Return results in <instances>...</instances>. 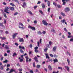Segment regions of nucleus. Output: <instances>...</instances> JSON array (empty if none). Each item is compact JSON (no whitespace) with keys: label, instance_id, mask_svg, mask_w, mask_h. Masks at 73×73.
<instances>
[{"label":"nucleus","instance_id":"nucleus-28","mask_svg":"<svg viewBox=\"0 0 73 73\" xmlns=\"http://www.w3.org/2000/svg\"><path fill=\"white\" fill-rule=\"evenodd\" d=\"M13 1H15V2H16L17 3H18V4H19V2L17 0H12Z\"/></svg>","mask_w":73,"mask_h":73},{"label":"nucleus","instance_id":"nucleus-41","mask_svg":"<svg viewBox=\"0 0 73 73\" xmlns=\"http://www.w3.org/2000/svg\"><path fill=\"white\" fill-rule=\"evenodd\" d=\"M39 12H40V13H41V14H42V15H43V12H42V11L41 10H40L39 11Z\"/></svg>","mask_w":73,"mask_h":73},{"label":"nucleus","instance_id":"nucleus-58","mask_svg":"<svg viewBox=\"0 0 73 73\" xmlns=\"http://www.w3.org/2000/svg\"><path fill=\"white\" fill-rule=\"evenodd\" d=\"M54 56L55 57H58V56L56 55V54H54Z\"/></svg>","mask_w":73,"mask_h":73},{"label":"nucleus","instance_id":"nucleus-55","mask_svg":"<svg viewBox=\"0 0 73 73\" xmlns=\"http://www.w3.org/2000/svg\"><path fill=\"white\" fill-rule=\"evenodd\" d=\"M4 58V57L2 56L1 58V61H3V59Z\"/></svg>","mask_w":73,"mask_h":73},{"label":"nucleus","instance_id":"nucleus-20","mask_svg":"<svg viewBox=\"0 0 73 73\" xmlns=\"http://www.w3.org/2000/svg\"><path fill=\"white\" fill-rule=\"evenodd\" d=\"M56 62H58V60L56 58H55V59L54 60V63H55Z\"/></svg>","mask_w":73,"mask_h":73},{"label":"nucleus","instance_id":"nucleus-8","mask_svg":"<svg viewBox=\"0 0 73 73\" xmlns=\"http://www.w3.org/2000/svg\"><path fill=\"white\" fill-rule=\"evenodd\" d=\"M34 59L35 60V61H36V62H38V58H37V57H36V56H35V57L34 58Z\"/></svg>","mask_w":73,"mask_h":73},{"label":"nucleus","instance_id":"nucleus-44","mask_svg":"<svg viewBox=\"0 0 73 73\" xmlns=\"http://www.w3.org/2000/svg\"><path fill=\"white\" fill-rule=\"evenodd\" d=\"M18 70L19 71V72H22V71H23V69H18Z\"/></svg>","mask_w":73,"mask_h":73},{"label":"nucleus","instance_id":"nucleus-51","mask_svg":"<svg viewBox=\"0 0 73 73\" xmlns=\"http://www.w3.org/2000/svg\"><path fill=\"white\" fill-rule=\"evenodd\" d=\"M50 56L51 57H53V55L52 54H50Z\"/></svg>","mask_w":73,"mask_h":73},{"label":"nucleus","instance_id":"nucleus-6","mask_svg":"<svg viewBox=\"0 0 73 73\" xmlns=\"http://www.w3.org/2000/svg\"><path fill=\"white\" fill-rule=\"evenodd\" d=\"M28 28L31 29H32V30H33L36 31V29H35V27H32L31 26H28Z\"/></svg>","mask_w":73,"mask_h":73},{"label":"nucleus","instance_id":"nucleus-40","mask_svg":"<svg viewBox=\"0 0 73 73\" xmlns=\"http://www.w3.org/2000/svg\"><path fill=\"white\" fill-rule=\"evenodd\" d=\"M33 67H34V68H35V67H36V66L35 65V62H34L33 63Z\"/></svg>","mask_w":73,"mask_h":73},{"label":"nucleus","instance_id":"nucleus-25","mask_svg":"<svg viewBox=\"0 0 73 73\" xmlns=\"http://www.w3.org/2000/svg\"><path fill=\"white\" fill-rule=\"evenodd\" d=\"M67 61L68 62V65L70 64V60H69V59L68 58H67Z\"/></svg>","mask_w":73,"mask_h":73},{"label":"nucleus","instance_id":"nucleus-34","mask_svg":"<svg viewBox=\"0 0 73 73\" xmlns=\"http://www.w3.org/2000/svg\"><path fill=\"white\" fill-rule=\"evenodd\" d=\"M37 46L38 47H40V42H37Z\"/></svg>","mask_w":73,"mask_h":73},{"label":"nucleus","instance_id":"nucleus-60","mask_svg":"<svg viewBox=\"0 0 73 73\" xmlns=\"http://www.w3.org/2000/svg\"><path fill=\"white\" fill-rule=\"evenodd\" d=\"M11 52V51L9 50H8L7 51V52L8 53H9V52Z\"/></svg>","mask_w":73,"mask_h":73},{"label":"nucleus","instance_id":"nucleus-62","mask_svg":"<svg viewBox=\"0 0 73 73\" xmlns=\"http://www.w3.org/2000/svg\"><path fill=\"white\" fill-rule=\"evenodd\" d=\"M4 24H6L7 23V21H6V20H4Z\"/></svg>","mask_w":73,"mask_h":73},{"label":"nucleus","instance_id":"nucleus-23","mask_svg":"<svg viewBox=\"0 0 73 73\" xmlns=\"http://www.w3.org/2000/svg\"><path fill=\"white\" fill-rule=\"evenodd\" d=\"M65 21H66V20L64 19L63 20H61L60 22L61 23H64L65 22Z\"/></svg>","mask_w":73,"mask_h":73},{"label":"nucleus","instance_id":"nucleus-27","mask_svg":"<svg viewBox=\"0 0 73 73\" xmlns=\"http://www.w3.org/2000/svg\"><path fill=\"white\" fill-rule=\"evenodd\" d=\"M36 67L37 68H40L41 67V66L38 65L36 66Z\"/></svg>","mask_w":73,"mask_h":73},{"label":"nucleus","instance_id":"nucleus-3","mask_svg":"<svg viewBox=\"0 0 73 73\" xmlns=\"http://www.w3.org/2000/svg\"><path fill=\"white\" fill-rule=\"evenodd\" d=\"M18 35V33H17L13 34V35H12L13 38V39H15L16 36V35Z\"/></svg>","mask_w":73,"mask_h":73},{"label":"nucleus","instance_id":"nucleus-61","mask_svg":"<svg viewBox=\"0 0 73 73\" xmlns=\"http://www.w3.org/2000/svg\"><path fill=\"white\" fill-rule=\"evenodd\" d=\"M10 70L9 68H7V69H6V71H9Z\"/></svg>","mask_w":73,"mask_h":73},{"label":"nucleus","instance_id":"nucleus-21","mask_svg":"<svg viewBox=\"0 0 73 73\" xmlns=\"http://www.w3.org/2000/svg\"><path fill=\"white\" fill-rule=\"evenodd\" d=\"M27 12H28V13H29V14H30V15H33V14H32V11H29V10L28 11H27Z\"/></svg>","mask_w":73,"mask_h":73},{"label":"nucleus","instance_id":"nucleus-14","mask_svg":"<svg viewBox=\"0 0 73 73\" xmlns=\"http://www.w3.org/2000/svg\"><path fill=\"white\" fill-rule=\"evenodd\" d=\"M19 49H22L23 50H25V47L24 46H19Z\"/></svg>","mask_w":73,"mask_h":73},{"label":"nucleus","instance_id":"nucleus-11","mask_svg":"<svg viewBox=\"0 0 73 73\" xmlns=\"http://www.w3.org/2000/svg\"><path fill=\"white\" fill-rule=\"evenodd\" d=\"M11 11H13L15 10V8L13 7H9Z\"/></svg>","mask_w":73,"mask_h":73},{"label":"nucleus","instance_id":"nucleus-15","mask_svg":"<svg viewBox=\"0 0 73 73\" xmlns=\"http://www.w3.org/2000/svg\"><path fill=\"white\" fill-rule=\"evenodd\" d=\"M5 49H7V50H8V49H9V47H8V46L7 45H5Z\"/></svg>","mask_w":73,"mask_h":73},{"label":"nucleus","instance_id":"nucleus-30","mask_svg":"<svg viewBox=\"0 0 73 73\" xmlns=\"http://www.w3.org/2000/svg\"><path fill=\"white\" fill-rule=\"evenodd\" d=\"M48 50V48L47 47L45 49H44V51L45 52H46L47 50Z\"/></svg>","mask_w":73,"mask_h":73},{"label":"nucleus","instance_id":"nucleus-56","mask_svg":"<svg viewBox=\"0 0 73 73\" xmlns=\"http://www.w3.org/2000/svg\"><path fill=\"white\" fill-rule=\"evenodd\" d=\"M34 24H37V21H34Z\"/></svg>","mask_w":73,"mask_h":73},{"label":"nucleus","instance_id":"nucleus-2","mask_svg":"<svg viewBox=\"0 0 73 73\" xmlns=\"http://www.w3.org/2000/svg\"><path fill=\"white\" fill-rule=\"evenodd\" d=\"M42 22L43 23L44 25H46V26H47V25H48V23H47V22L46 21L43 20L42 21Z\"/></svg>","mask_w":73,"mask_h":73},{"label":"nucleus","instance_id":"nucleus-54","mask_svg":"<svg viewBox=\"0 0 73 73\" xmlns=\"http://www.w3.org/2000/svg\"><path fill=\"white\" fill-rule=\"evenodd\" d=\"M18 15V13L16 12L14 14V15L16 16V15Z\"/></svg>","mask_w":73,"mask_h":73},{"label":"nucleus","instance_id":"nucleus-29","mask_svg":"<svg viewBox=\"0 0 73 73\" xmlns=\"http://www.w3.org/2000/svg\"><path fill=\"white\" fill-rule=\"evenodd\" d=\"M0 38H1V39H2V40H5V37H0Z\"/></svg>","mask_w":73,"mask_h":73},{"label":"nucleus","instance_id":"nucleus-50","mask_svg":"<svg viewBox=\"0 0 73 73\" xmlns=\"http://www.w3.org/2000/svg\"><path fill=\"white\" fill-rule=\"evenodd\" d=\"M30 48H32V44H30V45L29 46Z\"/></svg>","mask_w":73,"mask_h":73},{"label":"nucleus","instance_id":"nucleus-7","mask_svg":"<svg viewBox=\"0 0 73 73\" xmlns=\"http://www.w3.org/2000/svg\"><path fill=\"white\" fill-rule=\"evenodd\" d=\"M22 7L25 8V6H27V4L25 2H23V4L22 5Z\"/></svg>","mask_w":73,"mask_h":73},{"label":"nucleus","instance_id":"nucleus-10","mask_svg":"<svg viewBox=\"0 0 73 73\" xmlns=\"http://www.w3.org/2000/svg\"><path fill=\"white\" fill-rule=\"evenodd\" d=\"M65 68H66V69L68 71V72H70V71L69 70V68L68 66H64Z\"/></svg>","mask_w":73,"mask_h":73},{"label":"nucleus","instance_id":"nucleus-46","mask_svg":"<svg viewBox=\"0 0 73 73\" xmlns=\"http://www.w3.org/2000/svg\"><path fill=\"white\" fill-rule=\"evenodd\" d=\"M53 4L54 5H55L56 6H56H57V4H56V3H55V2H54L53 3Z\"/></svg>","mask_w":73,"mask_h":73},{"label":"nucleus","instance_id":"nucleus-33","mask_svg":"<svg viewBox=\"0 0 73 73\" xmlns=\"http://www.w3.org/2000/svg\"><path fill=\"white\" fill-rule=\"evenodd\" d=\"M20 52H21V53H24V51L22 49H21L20 50Z\"/></svg>","mask_w":73,"mask_h":73},{"label":"nucleus","instance_id":"nucleus-17","mask_svg":"<svg viewBox=\"0 0 73 73\" xmlns=\"http://www.w3.org/2000/svg\"><path fill=\"white\" fill-rule=\"evenodd\" d=\"M42 7L43 9H44L45 8V4L44 3L42 4Z\"/></svg>","mask_w":73,"mask_h":73},{"label":"nucleus","instance_id":"nucleus-37","mask_svg":"<svg viewBox=\"0 0 73 73\" xmlns=\"http://www.w3.org/2000/svg\"><path fill=\"white\" fill-rule=\"evenodd\" d=\"M3 15L4 17H5V18H7V15H6V14L4 13Z\"/></svg>","mask_w":73,"mask_h":73},{"label":"nucleus","instance_id":"nucleus-19","mask_svg":"<svg viewBox=\"0 0 73 73\" xmlns=\"http://www.w3.org/2000/svg\"><path fill=\"white\" fill-rule=\"evenodd\" d=\"M45 55H46V58H48V59H49V57L48 56V54H45Z\"/></svg>","mask_w":73,"mask_h":73},{"label":"nucleus","instance_id":"nucleus-64","mask_svg":"<svg viewBox=\"0 0 73 73\" xmlns=\"http://www.w3.org/2000/svg\"><path fill=\"white\" fill-rule=\"evenodd\" d=\"M30 72L31 73H33V70H31Z\"/></svg>","mask_w":73,"mask_h":73},{"label":"nucleus","instance_id":"nucleus-59","mask_svg":"<svg viewBox=\"0 0 73 73\" xmlns=\"http://www.w3.org/2000/svg\"><path fill=\"white\" fill-rule=\"evenodd\" d=\"M65 4H66V2L65 1H64L63 2L62 5H65Z\"/></svg>","mask_w":73,"mask_h":73},{"label":"nucleus","instance_id":"nucleus-26","mask_svg":"<svg viewBox=\"0 0 73 73\" xmlns=\"http://www.w3.org/2000/svg\"><path fill=\"white\" fill-rule=\"evenodd\" d=\"M3 69H4V66L2 65L1 66L0 69H1V70H3Z\"/></svg>","mask_w":73,"mask_h":73},{"label":"nucleus","instance_id":"nucleus-43","mask_svg":"<svg viewBox=\"0 0 73 73\" xmlns=\"http://www.w3.org/2000/svg\"><path fill=\"white\" fill-rule=\"evenodd\" d=\"M58 69H61V70H62V67H58Z\"/></svg>","mask_w":73,"mask_h":73},{"label":"nucleus","instance_id":"nucleus-32","mask_svg":"<svg viewBox=\"0 0 73 73\" xmlns=\"http://www.w3.org/2000/svg\"><path fill=\"white\" fill-rule=\"evenodd\" d=\"M10 5H12V7H15V5L13 4V3H10Z\"/></svg>","mask_w":73,"mask_h":73},{"label":"nucleus","instance_id":"nucleus-57","mask_svg":"<svg viewBox=\"0 0 73 73\" xmlns=\"http://www.w3.org/2000/svg\"><path fill=\"white\" fill-rule=\"evenodd\" d=\"M38 6H35L34 7V9H36Z\"/></svg>","mask_w":73,"mask_h":73},{"label":"nucleus","instance_id":"nucleus-31","mask_svg":"<svg viewBox=\"0 0 73 73\" xmlns=\"http://www.w3.org/2000/svg\"><path fill=\"white\" fill-rule=\"evenodd\" d=\"M17 54L16 53H14L13 54V57H15V56H17Z\"/></svg>","mask_w":73,"mask_h":73},{"label":"nucleus","instance_id":"nucleus-1","mask_svg":"<svg viewBox=\"0 0 73 73\" xmlns=\"http://www.w3.org/2000/svg\"><path fill=\"white\" fill-rule=\"evenodd\" d=\"M8 11H9V8L7 7H6L5 9L4 10V12L8 14H9V12H8Z\"/></svg>","mask_w":73,"mask_h":73},{"label":"nucleus","instance_id":"nucleus-5","mask_svg":"<svg viewBox=\"0 0 73 73\" xmlns=\"http://www.w3.org/2000/svg\"><path fill=\"white\" fill-rule=\"evenodd\" d=\"M35 52H36V53H38V50H37L38 49V47L37 46H36L35 47Z\"/></svg>","mask_w":73,"mask_h":73},{"label":"nucleus","instance_id":"nucleus-13","mask_svg":"<svg viewBox=\"0 0 73 73\" xmlns=\"http://www.w3.org/2000/svg\"><path fill=\"white\" fill-rule=\"evenodd\" d=\"M56 49H57L56 46H54L52 50V51H53V52H56Z\"/></svg>","mask_w":73,"mask_h":73},{"label":"nucleus","instance_id":"nucleus-16","mask_svg":"<svg viewBox=\"0 0 73 73\" xmlns=\"http://www.w3.org/2000/svg\"><path fill=\"white\" fill-rule=\"evenodd\" d=\"M25 58H26V61L27 62H28V59H29V58L28 57V56H27L25 57Z\"/></svg>","mask_w":73,"mask_h":73},{"label":"nucleus","instance_id":"nucleus-53","mask_svg":"<svg viewBox=\"0 0 73 73\" xmlns=\"http://www.w3.org/2000/svg\"><path fill=\"white\" fill-rule=\"evenodd\" d=\"M64 30L65 31H66V32H68V30H66V28H64Z\"/></svg>","mask_w":73,"mask_h":73},{"label":"nucleus","instance_id":"nucleus-38","mask_svg":"<svg viewBox=\"0 0 73 73\" xmlns=\"http://www.w3.org/2000/svg\"><path fill=\"white\" fill-rule=\"evenodd\" d=\"M61 15H62L63 16H65V14L62 12L61 13Z\"/></svg>","mask_w":73,"mask_h":73},{"label":"nucleus","instance_id":"nucleus-48","mask_svg":"<svg viewBox=\"0 0 73 73\" xmlns=\"http://www.w3.org/2000/svg\"><path fill=\"white\" fill-rule=\"evenodd\" d=\"M58 8H61V6L60 5H58L57 6Z\"/></svg>","mask_w":73,"mask_h":73},{"label":"nucleus","instance_id":"nucleus-22","mask_svg":"<svg viewBox=\"0 0 73 73\" xmlns=\"http://www.w3.org/2000/svg\"><path fill=\"white\" fill-rule=\"evenodd\" d=\"M37 33L39 35H42V33H41V31H39Z\"/></svg>","mask_w":73,"mask_h":73},{"label":"nucleus","instance_id":"nucleus-9","mask_svg":"<svg viewBox=\"0 0 73 73\" xmlns=\"http://www.w3.org/2000/svg\"><path fill=\"white\" fill-rule=\"evenodd\" d=\"M48 68L51 71L52 70V66L50 65H49L48 66Z\"/></svg>","mask_w":73,"mask_h":73},{"label":"nucleus","instance_id":"nucleus-52","mask_svg":"<svg viewBox=\"0 0 73 73\" xmlns=\"http://www.w3.org/2000/svg\"><path fill=\"white\" fill-rule=\"evenodd\" d=\"M49 42V44L50 45H52V42L51 41H50V42Z\"/></svg>","mask_w":73,"mask_h":73},{"label":"nucleus","instance_id":"nucleus-63","mask_svg":"<svg viewBox=\"0 0 73 73\" xmlns=\"http://www.w3.org/2000/svg\"><path fill=\"white\" fill-rule=\"evenodd\" d=\"M70 41H71V42L73 41V38L70 39Z\"/></svg>","mask_w":73,"mask_h":73},{"label":"nucleus","instance_id":"nucleus-36","mask_svg":"<svg viewBox=\"0 0 73 73\" xmlns=\"http://www.w3.org/2000/svg\"><path fill=\"white\" fill-rule=\"evenodd\" d=\"M0 26L1 27H3L4 25L3 24V23H0Z\"/></svg>","mask_w":73,"mask_h":73},{"label":"nucleus","instance_id":"nucleus-45","mask_svg":"<svg viewBox=\"0 0 73 73\" xmlns=\"http://www.w3.org/2000/svg\"><path fill=\"white\" fill-rule=\"evenodd\" d=\"M10 66H11V65L9 64H7V67L8 68V67H10Z\"/></svg>","mask_w":73,"mask_h":73},{"label":"nucleus","instance_id":"nucleus-47","mask_svg":"<svg viewBox=\"0 0 73 73\" xmlns=\"http://www.w3.org/2000/svg\"><path fill=\"white\" fill-rule=\"evenodd\" d=\"M42 33L44 35H45V33H46V32L45 31H43Z\"/></svg>","mask_w":73,"mask_h":73},{"label":"nucleus","instance_id":"nucleus-35","mask_svg":"<svg viewBox=\"0 0 73 73\" xmlns=\"http://www.w3.org/2000/svg\"><path fill=\"white\" fill-rule=\"evenodd\" d=\"M8 62V61L7 60H5V61H3L4 63H7V62Z\"/></svg>","mask_w":73,"mask_h":73},{"label":"nucleus","instance_id":"nucleus-24","mask_svg":"<svg viewBox=\"0 0 73 73\" xmlns=\"http://www.w3.org/2000/svg\"><path fill=\"white\" fill-rule=\"evenodd\" d=\"M47 4L48 7H49L50 5V1H48Z\"/></svg>","mask_w":73,"mask_h":73},{"label":"nucleus","instance_id":"nucleus-49","mask_svg":"<svg viewBox=\"0 0 73 73\" xmlns=\"http://www.w3.org/2000/svg\"><path fill=\"white\" fill-rule=\"evenodd\" d=\"M23 58L21 59L20 60V62H23Z\"/></svg>","mask_w":73,"mask_h":73},{"label":"nucleus","instance_id":"nucleus-42","mask_svg":"<svg viewBox=\"0 0 73 73\" xmlns=\"http://www.w3.org/2000/svg\"><path fill=\"white\" fill-rule=\"evenodd\" d=\"M50 8H49L47 10V11L48 12H50Z\"/></svg>","mask_w":73,"mask_h":73},{"label":"nucleus","instance_id":"nucleus-4","mask_svg":"<svg viewBox=\"0 0 73 73\" xmlns=\"http://www.w3.org/2000/svg\"><path fill=\"white\" fill-rule=\"evenodd\" d=\"M64 11L66 12H68L70 11V9L69 7H66Z\"/></svg>","mask_w":73,"mask_h":73},{"label":"nucleus","instance_id":"nucleus-12","mask_svg":"<svg viewBox=\"0 0 73 73\" xmlns=\"http://www.w3.org/2000/svg\"><path fill=\"white\" fill-rule=\"evenodd\" d=\"M19 41L21 42H24V39H23V38H20L19 40Z\"/></svg>","mask_w":73,"mask_h":73},{"label":"nucleus","instance_id":"nucleus-18","mask_svg":"<svg viewBox=\"0 0 73 73\" xmlns=\"http://www.w3.org/2000/svg\"><path fill=\"white\" fill-rule=\"evenodd\" d=\"M51 31L52 32H53V33H56V31H55V30H54V29H52L51 30Z\"/></svg>","mask_w":73,"mask_h":73},{"label":"nucleus","instance_id":"nucleus-39","mask_svg":"<svg viewBox=\"0 0 73 73\" xmlns=\"http://www.w3.org/2000/svg\"><path fill=\"white\" fill-rule=\"evenodd\" d=\"M19 25L22 26V27H23V26H24L23 24V23H19Z\"/></svg>","mask_w":73,"mask_h":73}]
</instances>
